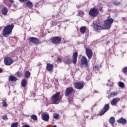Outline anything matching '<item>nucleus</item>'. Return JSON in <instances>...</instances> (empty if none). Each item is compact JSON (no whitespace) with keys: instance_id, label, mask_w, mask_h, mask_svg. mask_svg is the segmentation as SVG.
<instances>
[{"instance_id":"obj_1","label":"nucleus","mask_w":127,"mask_h":127,"mask_svg":"<svg viewBox=\"0 0 127 127\" xmlns=\"http://www.w3.org/2000/svg\"><path fill=\"white\" fill-rule=\"evenodd\" d=\"M114 22V20L112 18L108 19L105 21L104 25H103L101 23H93V28L95 30H102V29H109L111 28L112 23Z\"/></svg>"},{"instance_id":"obj_2","label":"nucleus","mask_w":127,"mask_h":127,"mask_svg":"<svg viewBox=\"0 0 127 127\" xmlns=\"http://www.w3.org/2000/svg\"><path fill=\"white\" fill-rule=\"evenodd\" d=\"M14 25L13 24L8 25L6 27H5L3 31V35L4 36L6 37V36H8L9 34H10V32H11Z\"/></svg>"},{"instance_id":"obj_3","label":"nucleus","mask_w":127,"mask_h":127,"mask_svg":"<svg viewBox=\"0 0 127 127\" xmlns=\"http://www.w3.org/2000/svg\"><path fill=\"white\" fill-rule=\"evenodd\" d=\"M60 100H61V97L60 96V92L55 94L52 97V101L53 102V104H55L56 105L59 104Z\"/></svg>"},{"instance_id":"obj_4","label":"nucleus","mask_w":127,"mask_h":127,"mask_svg":"<svg viewBox=\"0 0 127 127\" xmlns=\"http://www.w3.org/2000/svg\"><path fill=\"white\" fill-rule=\"evenodd\" d=\"M77 57H78V53L77 52H75L73 54L72 61L68 59L65 61V64H70L71 62H72L73 64H76V63H77Z\"/></svg>"},{"instance_id":"obj_5","label":"nucleus","mask_w":127,"mask_h":127,"mask_svg":"<svg viewBox=\"0 0 127 127\" xmlns=\"http://www.w3.org/2000/svg\"><path fill=\"white\" fill-rule=\"evenodd\" d=\"M98 14H99V10L95 8L90 9L89 11L90 16H91V17H96Z\"/></svg>"},{"instance_id":"obj_6","label":"nucleus","mask_w":127,"mask_h":127,"mask_svg":"<svg viewBox=\"0 0 127 127\" xmlns=\"http://www.w3.org/2000/svg\"><path fill=\"white\" fill-rule=\"evenodd\" d=\"M4 62L5 65L9 66L13 63V61L9 57H6L4 58Z\"/></svg>"},{"instance_id":"obj_7","label":"nucleus","mask_w":127,"mask_h":127,"mask_svg":"<svg viewBox=\"0 0 127 127\" xmlns=\"http://www.w3.org/2000/svg\"><path fill=\"white\" fill-rule=\"evenodd\" d=\"M51 41L54 44H59L61 42V38L59 37H55L52 38Z\"/></svg>"},{"instance_id":"obj_8","label":"nucleus","mask_w":127,"mask_h":127,"mask_svg":"<svg viewBox=\"0 0 127 127\" xmlns=\"http://www.w3.org/2000/svg\"><path fill=\"white\" fill-rule=\"evenodd\" d=\"M74 92V89L72 87H68L65 91V97H68L69 95H70V94H72Z\"/></svg>"},{"instance_id":"obj_9","label":"nucleus","mask_w":127,"mask_h":127,"mask_svg":"<svg viewBox=\"0 0 127 127\" xmlns=\"http://www.w3.org/2000/svg\"><path fill=\"white\" fill-rule=\"evenodd\" d=\"M86 53L89 59H91L93 57V52L91 49L88 48L86 49Z\"/></svg>"},{"instance_id":"obj_10","label":"nucleus","mask_w":127,"mask_h":127,"mask_svg":"<svg viewBox=\"0 0 127 127\" xmlns=\"http://www.w3.org/2000/svg\"><path fill=\"white\" fill-rule=\"evenodd\" d=\"M30 42L31 43H34V44H39V40L36 38L30 37L29 38Z\"/></svg>"},{"instance_id":"obj_11","label":"nucleus","mask_w":127,"mask_h":127,"mask_svg":"<svg viewBox=\"0 0 127 127\" xmlns=\"http://www.w3.org/2000/svg\"><path fill=\"white\" fill-rule=\"evenodd\" d=\"M74 86L75 88H76V89H83L84 87V83L75 82L74 84Z\"/></svg>"},{"instance_id":"obj_12","label":"nucleus","mask_w":127,"mask_h":127,"mask_svg":"<svg viewBox=\"0 0 127 127\" xmlns=\"http://www.w3.org/2000/svg\"><path fill=\"white\" fill-rule=\"evenodd\" d=\"M110 109V105L109 104H106L104 107L103 111H101L100 116H103L106 112H108L109 111V109Z\"/></svg>"},{"instance_id":"obj_13","label":"nucleus","mask_w":127,"mask_h":127,"mask_svg":"<svg viewBox=\"0 0 127 127\" xmlns=\"http://www.w3.org/2000/svg\"><path fill=\"white\" fill-rule=\"evenodd\" d=\"M47 70L49 71V72H51L53 70V64H47Z\"/></svg>"},{"instance_id":"obj_14","label":"nucleus","mask_w":127,"mask_h":127,"mask_svg":"<svg viewBox=\"0 0 127 127\" xmlns=\"http://www.w3.org/2000/svg\"><path fill=\"white\" fill-rule=\"evenodd\" d=\"M120 102V99L119 98H115L113 99L111 101V105L112 106H115V105H117L118 103Z\"/></svg>"},{"instance_id":"obj_15","label":"nucleus","mask_w":127,"mask_h":127,"mask_svg":"<svg viewBox=\"0 0 127 127\" xmlns=\"http://www.w3.org/2000/svg\"><path fill=\"white\" fill-rule=\"evenodd\" d=\"M42 118L43 121H45V122H47L49 120V115L46 114H43L42 115Z\"/></svg>"},{"instance_id":"obj_16","label":"nucleus","mask_w":127,"mask_h":127,"mask_svg":"<svg viewBox=\"0 0 127 127\" xmlns=\"http://www.w3.org/2000/svg\"><path fill=\"white\" fill-rule=\"evenodd\" d=\"M117 123L118 124H122V125H126L127 124V120L124 119V118H121L117 121Z\"/></svg>"},{"instance_id":"obj_17","label":"nucleus","mask_w":127,"mask_h":127,"mask_svg":"<svg viewBox=\"0 0 127 127\" xmlns=\"http://www.w3.org/2000/svg\"><path fill=\"white\" fill-rule=\"evenodd\" d=\"M16 80H17V78L15 76L13 75H10L9 76V81H11V82H16Z\"/></svg>"},{"instance_id":"obj_18","label":"nucleus","mask_w":127,"mask_h":127,"mask_svg":"<svg viewBox=\"0 0 127 127\" xmlns=\"http://www.w3.org/2000/svg\"><path fill=\"white\" fill-rule=\"evenodd\" d=\"M109 123L112 126H114V124L116 123V120L115 119V117H111L109 119Z\"/></svg>"},{"instance_id":"obj_19","label":"nucleus","mask_w":127,"mask_h":127,"mask_svg":"<svg viewBox=\"0 0 127 127\" xmlns=\"http://www.w3.org/2000/svg\"><path fill=\"white\" fill-rule=\"evenodd\" d=\"M87 63H88L87 59L85 57H83L81 60V64H83V65H87Z\"/></svg>"},{"instance_id":"obj_20","label":"nucleus","mask_w":127,"mask_h":127,"mask_svg":"<svg viewBox=\"0 0 127 127\" xmlns=\"http://www.w3.org/2000/svg\"><path fill=\"white\" fill-rule=\"evenodd\" d=\"M7 11H8V10H7V8L4 7L1 11V13L3 15H6V14H7Z\"/></svg>"},{"instance_id":"obj_21","label":"nucleus","mask_w":127,"mask_h":127,"mask_svg":"<svg viewBox=\"0 0 127 127\" xmlns=\"http://www.w3.org/2000/svg\"><path fill=\"white\" fill-rule=\"evenodd\" d=\"M27 6L29 7V8H32L33 7V4H32V2L30 1H28L26 4Z\"/></svg>"},{"instance_id":"obj_22","label":"nucleus","mask_w":127,"mask_h":127,"mask_svg":"<svg viewBox=\"0 0 127 127\" xmlns=\"http://www.w3.org/2000/svg\"><path fill=\"white\" fill-rule=\"evenodd\" d=\"M80 31L81 33H83V34L86 32V27H81L80 29Z\"/></svg>"},{"instance_id":"obj_23","label":"nucleus","mask_w":127,"mask_h":127,"mask_svg":"<svg viewBox=\"0 0 127 127\" xmlns=\"http://www.w3.org/2000/svg\"><path fill=\"white\" fill-rule=\"evenodd\" d=\"M21 86L22 87H25V86H26V80L23 79L21 83Z\"/></svg>"},{"instance_id":"obj_24","label":"nucleus","mask_w":127,"mask_h":127,"mask_svg":"<svg viewBox=\"0 0 127 127\" xmlns=\"http://www.w3.org/2000/svg\"><path fill=\"white\" fill-rule=\"evenodd\" d=\"M30 72L28 70H27L25 73V76L26 78H29V77H30Z\"/></svg>"},{"instance_id":"obj_25","label":"nucleus","mask_w":127,"mask_h":127,"mask_svg":"<svg viewBox=\"0 0 127 127\" xmlns=\"http://www.w3.org/2000/svg\"><path fill=\"white\" fill-rule=\"evenodd\" d=\"M113 4L114 5H116V6H118L121 4V2L117 1H115L113 2Z\"/></svg>"},{"instance_id":"obj_26","label":"nucleus","mask_w":127,"mask_h":127,"mask_svg":"<svg viewBox=\"0 0 127 127\" xmlns=\"http://www.w3.org/2000/svg\"><path fill=\"white\" fill-rule=\"evenodd\" d=\"M118 85L120 88H125V83L124 82H120Z\"/></svg>"},{"instance_id":"obj_27","label":"nucleus","mask_w":127,"mask_h":127,"mask_svg":"<svg viewBox=\"0 0 127 127\" xmlns=\"http://www.w3.org/2000/svg\"><path fill=\"white\" fill-rule=\"evenodd\" d=\"M31 118H32L34 121H37V116H36L35 115L31 116Z\"/></svg>"},{"instance_id":"obj_28","label":"nucleus","mask_w":127,"mask_h":127,"mask_svg":"<svg viewBox=\"0 0 127 127\" xmlns=\"http://www.w3.org/2000/svg\"><path fill=\"white\" fill-rule=\"evenodd\" d=\"M101 66L96 65L94 67V69L97 71H99V70L100 69V68H101Z\"/></svg>"},{"instance_id":"obj_29","label":"nucleus","mask_w":127,"mask_h":127,"mask_svg":"<svg viewBox=\"0 0 127 127\" xmlns=\"http://www.w3.org/2000/svg\"><path fill=\"white\" fill-rule=\"evenodd\" d=\"M118 95V93L116 92H111V97H115V96H117Z\"/></svg>"},{"instance_id":"obj_30","label":"nucleus","mask_w":127,"mask_h":127,"mask_svg":"<svg viewBox=\"0 0 127 127\" xmlns=\"http://www.w3.org/2000/svg\"><path fill=\"white\" fill-rule=\"evenodd\" d=\"M18 125V123L17 122L14 123L11 125V127H17Z\"/></svg>"},{"instance_id":"obj_31","label":"nucleus","mask_w":127,"mask_h":127,"mask_svg":"<svg viewBox=\"0 0 127 127\" xmlns=\"http://www.w3.org/2000/svg\"><path fill=\"white\" fill-rule=\"evenodd\" d=\"M78 14L79 16H81L82 17V16L84 15V12H82L81 11H79Z\"/></svg>"},{"instance_id":"obj_32","label":"nucleus","mask_w":127,"mask_h":127,"mask_svg":"<svg viewBox=\"0 0 127 127\" xmlns=\"http://www.w3.org/2000/svg\"><path fill=\"white\" fill-rule=\"evenodd\" d=\"M2 106H3V107H5V108H6L7 107V104L6 103V102L5 101L2 102Z\"/></svg>"},{"instance_id":"obj_33","label":"nucleus","mask_w":127,"mask_h":127,"mask_svg":"<svg viewBox=\"0 0 127 127\" xmlns=\"http://www.w3.org/2000/svg\"><path fill=\"white\" fill-rule=\"evenodd\" d=\"M17 74L18 77H21V75H22V72L21 71H18L17 72Z\"/></svg>"},{"instance_id":"obj_34","label":"nucleus","mask_w":127,"mask_h":127,"mask_svg":"<svg viewBox=\"0 0 127 127\" xmlns=\"http://www.w3.org/2000/svg\"><path fill=\"white\" fill-rule=\"evenodd\" d=\"M124 73H127V67H125L123 69Z\"/></svg>"},{"instance_id":"obj_35","label":"nucleus","mask_w":127,"mask_h":127,"mask_svg":"<svg viewBox=\"0 0 127 127\" xmlns=\"http://www.w3.org/2000/svg\"><path fill=\"white\" fill-rule=\"evenodd\" d=\"M2 119L3 120H4V121H6L7 120H8L7 119V116L6 115H4L3 117H2Z\"/></svg>"},{"instance_id":"obj_36","label":"nucleus","mask_w":127,"mask_h":127,"mask_svg":"<svg viewBox=\"0 0 127 127\" xmlns=\"http://www.w3.org/2000/svg\"><path fill=\"white\" fill-rule=\"evenodd\" d=\"M54 119H58V118H59V115L58 114H56L54 116Z\"/></svg>"},{"instance_id":"obj_37","label":"nucleus","mask_w":127,"mask_h":127,"mask_svg":"<svg viewBox=\"0 0 127 127\" xmlns=\"http://www.w3.org/2000/svg\"><path fill=\"white\" fill-rule=\"evenodd\" d=\"M99 11L100 12H103L104 11L103 10V7H101L99 8Z\"/></svg>"},{"instance_id":"obj_38","label":"nucleus","mask_w":127,"mask_h":127,"mask_svg":"<svg viewBox=\"0 0 127 127\" xmlns=\"http://www.w3.org/2000/svg\"><path fill=\"white\" fill-rule=\"evenodd\" d=\"M58 61L59 62H62V59H61V58H58Z\"/></svg>"},{"instance_id":"obj_39","label":"nucleus","mask_w":127,"mask_h":127,"mask_svg":"<svg viewBox=\"0 0 127 127\" xmlns=\"http://www.w3.org/2000/svg\"><path fill=\"white\" fill-rule=\"evenodd\" d=\"M20 2H23L24 1H26L27 0H19Z\"/></svg>"},{"instance_id":"obj_40","label":"nucleus","mask_w":127,"mask_h":127,"mask_svg":"<svg viewBox=\"0 0 127 127\" xmlns=\"http://www.w3.org/2000/svg\"><path fill=\"white\" fill-rule=\"evenodd\" d=\"M23 127H29V126H28L27 125H25L23 126Z\"/></svg>"},{"instance_id":"obj_41","label":"nucleus","mask_w":127,"mask_h":127,"mask_svg":"<svg viewBox=\"0 0 127 127\" xmlns=\"http://www.w3.org/2000/svg\"><path fill=\"white\" fill-rule=\"evenodd\" d=\"M77 8H80L81 7V5H78L77 6Z\"/></svg>"},{"instance_id":"obj_42","label":"nucleus","mask_w":127,"mask_h":127,"mask_svg":"<svg viewBox=\"0 0 127 127\" xmlns=\"http://www.w3.org/2000/svg\"><path fill=\"white\" fill-rule=\"evenodd\" d=\"M2 71H3L2 69L0 68V73H2Z\"/></svg>"},{"instance_id":"obj_43","label":"nucleus","mask_w":127,"mask_h":127,"mask_svg":"<svg viewBox=\"0 0 127 127\" xmlns=\"http://www.w3.org/2000/svg\"><path fill=\"white\" fill-rule=\"evenodd\" d=\"M123 20H126V17L123 18Z\"/></svg>"},{"instance_id":"obj_44","label":"nucleus","mask_w":127,"mask_h":127,"mask_svg":"<svg viewBox=\"0 0 127 127\" xmlns=\"http://www.w3.org/2000/svg\"><path fill=\"white\" fill-rule=\"evenodd\" d=\"M53 127H57L56 125H54Z\"/></svg>"}]
</instances>
